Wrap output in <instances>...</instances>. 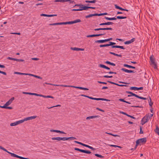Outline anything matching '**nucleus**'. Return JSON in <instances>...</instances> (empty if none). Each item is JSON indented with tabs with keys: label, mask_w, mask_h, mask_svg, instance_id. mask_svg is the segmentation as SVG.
Segmentation results:
<instances>
[{
	"label": "nucleus",
	"mask_w": 159,
	"mask_h": 159,
	"mask_svg": "<svg viewBox=\"0 0 159 159\" xmlns=\"http://www.w3.org/2000/svg\"><path fill=\"white\" fill-rule=\"evenodd\" d=\"M107 82L109 83H111V84H116V83H114V82H111V81H107Z\"/></svg>",
	"instance_id": "obj_63"
},
{
	"label": "nucleus",
	"mask_w": 159,
	"mask_h": 159,
	"mask_svg": "<svg viewBox=\"0 0 159 159\" xmlns=\"http://www.w3.org/2000/svg\"><path fill=\"white\" fill-rule=\"evenodd\" d=\"M149 99L150 101H149V105L151 107L153 104V103L151 102V99L150 97L149 98Z\"/></svg>",
	"instance_id": "obj_42"
},
{
	"label": "nucleus",
	"mask_w": 159,
	"mask_h": 159,
	"mask_svg": "<svg viewBox=\"0 0 159 159\" xmlns=\"http://www.w3.org/2000/svg\"><path fill=\"white\" fill-rule=\"evenodd\" d=\"M152 65L153 67L155 69H156L157 68V66L156 63H154V64H152Z\"/></svg>",
	"instance_id": "obj_46"
},
{
	"label": "nucleus",
	"mask_w": 159,
	"mask_h": 159,
	"mask_svg": "<svg viewBox=\"0 0 159 159\" xmlns=\"http://www.w3.org/2000/svg\"><path fill=\"white\" fill-rule=\"evenodd\" d=\"M15 74H18V75H29L28 73H21L20 72H14Z\"/></svg>",
	"instance_id": "obj_20"
},
{
	"label": "nucleus",
	"mask_w": 159,
	"mask_h": 159,
	"mask_svg": "<svg viewBox=\"0 0 159 159\" xmlns=\"http://www.w3.org/2000/svg\"><path fill=\"white\" fill-rule=\"evenodd\" d=\"M126 116H128L129 117H130L132 118H133V119H136V118L135 117H134V116H132L131 115H128L127 114V115H126Z\"/></svg>",
	"instance_id": "obj_49"
},
{
	"label": "nucleus",
	"mask_w": 159,
	"mask_h": 159,
	"mask_svg": "<svg viewBox=\"0 0 159 159\" xmlns=\"http://www.w3.org/2000/svg\"><path fill=\"white\" fill-rule=\"evenodd\" d=\"M59 25V23H54L53 24H50L49 25Z\"/></svg>",
	"instance_id": "obj_47"
},
{
	"label": "nucleus",
	"mask_w": 159,
	"mask_h": 159,
	"mask_svg": "<svg viewBox=\"0 0 159 159\" xmlns=\"http://www.w3.org/2000/svg\"><path fill=\"white\" fill-rule=\"evenodd\" d=\"M119 101H120L123 102H125L126 103L129 104H130V102H128V101H126L124 99H123L120 98V99H119Z\"/></svg>",
	"instance_id": "obj_27"
},
{
	"label": "nucleus",
	"mask_w": 159,
	"mask_h": 159,
	"mask_svg": "<svg viewBox=\"0 0 159 159\" xmlns=\"http://www.w3.org/2000/svg\"><path fill=\"white\" fill-rule=\"evenodd\" d=\"M32 60L37 61L39 60V59L37 58H32Z\"/></svg>",
	"instance_id": "obj_61"
},
{
	"label": "nucleus",
	"mask_w": 159,
	"mask_h": 159,
	"mask_svg": "<svg viewBox=\"0 0 159 159\" xmlns=\"http://www.w3.org/2000/svg\"><path fill=\"white\" fill-rule=\"evenodd\" d=\"M88 148H90V149H92V150H95V148H93V147H91V146H90L89 145V146H88Z\"/></svg>",
	"instance_id": "obj_51"
},
{
	"label": "nucleus",
	"mask_w": 159,
	"mask_h": 159,
	"mask_svg": "<svg viewBox=\"0 0 159 159\" xmlns=\"http://www.w3.org/2000/svg\"><path fill=\"white\" fill-rule=\"evenodd\" d=\"M146 141V138H143L139 139L136 141V145L137 146L141 143H145Z\"/></svg>",
	"instance_id": "obj_4"
},
{
	"label": "nucleus",
	"mask_w": 159,
	"mask_h": 159,
	"mask_svg": "<svg viewBox=\"0 0 159 159\" xmlns=\"http://www.w3.org/2000/svg\"><path fill=\"white\" fill-rule=\"evenodd\" d=\"M68 87L75 88L78 89H80L82 90V89H83V87H82L75 86H71V85H68Z\"/></svg>",
	"instance_id": "obj_24"
},
{
	"label": "nucleus",
	"mask_w": 159,
	"mask_h": 159,
	"mask_svg": "<svg viewBox=\"0 0 159 159\" xmlns=\"http://www.w3.org/2000/svg\"><path fill=\"white\" fill-rule=\"evenodd\" d=\"M155 131L159 135V128L158 127L156 126Z\"/></svg>",
	"instance_id": "obj_32"
},
{
	"label": "nucleus",
	"mask_w": 159,
	"mask_h": 159,
	"mask_svg": "<svg viewBox=\"0 0 159 159\" xmlns=\"http://www.w3.org/2000/svg\"><path fill=\"white\" fill-rule=\"evenodd\" d=\"M3 108H6V109H12V107H7V106H4V107H3Z\"/></svg>",
	"instance_id": "obj_40"
},
{
	"label": "nucleus",
	"mask_w": 159,
	"mask_h": 159,
	"mask_svg": "<svg viewBox=\"0 0 159 159\" xmlns=\"http://www.w3.org/2000/svg\"><path fill=\"white\" fill-rule=\"evenodd\" d=\"M135 39L134 38H133L131 39L130 40H129L128 41H125L124 42V43L125 44H129L132 42H134V41Z\"/></svg>",
	"instance_id": "obj_13"
},
{
	"label": "nucleus",
	"mask_w": 159,
	"mask_h": 159,
	"mask_svg": "<svg viewBox=\"0 0 159 159\" xmlns=\"http://www.w3.org/2000/svg\"><path fill=\"white\" fill-rule=\"evenodd\" d=\"M75 150H76V151H79L80 152H83L84 150L80 149L79 148H74Z\"/></svg>",
	"instance_id": "obj_34"
},
{
	"label": "nucleus",
	"mask_w": 159,
	"mask_h": 159,
	"mask_svg": "<svg viewBox=\"0 0 159 159\" xmlns=\"http://www.w3.org/2000/svg\"><path fill=\"white\" fill-rule=\"evenodd\" d=\"M115 8H116V9H119L121 10H123V8H122L121 7H120L119 6H118L116 5H115Z\"/></svg>",
	"instance_id": "obj_37"
},
{
	"label": "nucleus",
	"mask_w": 159,
	"mask_h": 159,
	"mask_svg": "<svg viewBox=\"0 0 159 159\" xmlns=\"http://www.w3.org/2000/svg\"><path fill=\"white\" fill-rule=\"evenodd\" d=\"M29 74V75L31 76H33L34 77H35V78H37L39 79H42V78L40 76H38L37 75H33V74Z\"/></svg>",
	"instance_id": "obj_18"
},
{
	"label": "nucleus",
	"mask_w": 159,
	"mask_h": 159,
	"mask_svg": "<svg viewBox=\"0 0 159 159\" xmlns=\"http://www.w3.org/2000/svg\"><path fill=\"white\" fill-rule=\"evenodd\" d=\"M83 152L84 153H87V154H90L91 153V152L89 151L88 150H83Z\"/></svg>",
	"instance_id": "obj_39"
},
{
	"label": "nucleus",
	"mask_w": 159,
	"mask_h": 159,
	"mask_svg": "<svg viewBox=\"0 0 159 159\" xmlns=\"http://www.w3.org/2000/svg\"><path fill=\"white\" fill-rule=\"evenodd\" d=\"M76 6L80 7L81 6H83V5L82 4H76L74 6V7H75Z\"/></svg>",
	"instance_id": "obj_44"
},
{
	"label": "nucleus",
	"mask_w": 159,
	"mask_h": 159,
	"mask_svg": "<svg viewBox=\"0 0 159 159\" xmlns=\"http://www.w3.org/2000/svg\"><path fill=\"white\" fill-rule=\"evenodd\" d=\"M81 8H80V11H82V10H87L88 9V6H81L80 7Z\"/></svg>",
	"instance_id": "obj_21"
},
{
	"label": "nucleus",
	"mask_w": 159,
	"mask_h": 159,
	"mask_svg": "<svg viewBox=\"0 0 159 159\" xmlns=\"http://www.w3.org/2000/svg\"><path fill=\"white\" fill-rule=\"evenodd\" d=\"M98 83H99L100 84H107V83L105 82H101V81H98Z\"/></svg>",
	"instance_id": "obj_56"
},
{
	"label": "nucleus",
	"mask_w": 159,
	"mask_h": 159,
	"mask_svg": "<svg viewBox=\"0 0 159 159\" xmlns=\"http://www.w3.org/2000/svg\"><path fill=\"white\" fill-rule=\"evenodd\" d=\"M105 18L107 20H116V18L115 17H112V18H110L107 17H105Z\"/></svg>",
	"instance_id": "obj_19"
},
{
	"label": "nucleus",
	"mask_w": 159,
	"mask_h": 159,
	"mask_svg": "<svg viewBox=\"0 0 159 159\" xmlns=\"http://www.w3.org/2000/svg\"><path fill=\"white\" fill-rule=\"evenodd\" d=\"M89 99H92V100H98V101L102 100V101H110V100L106 99H105V98H93V97H90Z\"/></svg>",
	"instance_id": "obj_8"
},
{
	"label": "nucleus",
	"mask_w": 159,
	"mask_h": 159,
	"mask_svg": "<svg viewBox=\"0 0 159 159\" xmlns=\"http://www.w3.org/2000/svg\"><path fill=\"white\" fill-rule=\"evenodd\" d=\"M24 61V60L23 59H18L16 58L15 61Z\"/></svg>",
	"instance_id": "obj_48"
},
{
	"label": "nucleus",
	"mask_w": 159,
	"mask_h": 159,
	"mask_svg": "<svg viewBox=\"0 0 159 159\" xmlns=\"http://www.w3.org/2000/svg\"><path fill=\"white\" fill-rule=\"evenodd\" d=\"M16 125H17L16 123V122H13V123H11L10 124L11 126H16Z\"/></svg>",
	"instance_id": "obj_43"
},
{
	"label": "nucleus",
	"mask_w": 159,
	"mask_h": 159,
	"mask_svg": "<svg viewBox=\"0 0 159 159\" xmlns=\"http://www.w3.org/2000/svg\"><path fill=\"white\" fill-rule=\"evenodd\" d=\"M48 15L45 14H42L40 15V16H47L48 17Z\"/></svg>",
	"instance_id": "obj_58"
},
{
	"label": "nucleus",
	"mask_w": 159,
	"mask_h": 159,
	"mask_svg": "<svg viewBox=\"0 0 159 159\" xmlns=\"http://www.w3.org/2000/svg\"><path fill=\"white\" fill-rule=\"evenodd\" d=\"M152 65L153 67L155 69H156L157 68V66L156 63H154V64H152Z\"/></svg>",
	"instance_id": "obj_45"
},
{
	"label": "nucleus",
	"mask_w": 159,
	"mask_h": 159,
	"mask_svg": "<svg viewBox=\"0 0 159 159\" xmlns=\"http://www.w3.org/2000/svg\"><path fill=\"white\" fill-rule=\"evenodd\" d=\"M81 20L80 19H77L74 21H72L73 24H75L77 23L80 22Z\"/></svg>",
	"instance_id": "obj_25"
},
{
	"label": "nucleus",
	"mask_w": 159,
	"mask_h": 159,
	"mask_svg": "<svg viewBox=\"0 0 159 159\" xmlns=\"http://www.w3.org/2000/svg\"><path fill=\"white\" fill-rule=\"evenodd\" d=\"M116 19H124L127 18L126 16H117Z\"/></svg>",
	"instance_id": "obj_28"
},
{
	"label": "nucleus",
	"mask_w": 159,
	"mask_h": 159,
	"mask_svg": "<svg viewBox=\"0 0 159 159\" xmlns=\"http://www.w3.org/2000/svg\"><path fill=\"white\" fill-rule=\"evenodd\" d=\"M109 146H110V147H115V148L118 147V148H121V147L120 146H117L116 145H115L109 144Z\"/></svg>",
	"instance_id": "obj_31"
},
{
	"label": "nucleus",
	"mask_w": 159,
	"mask_h": 159,
	"mask_svg": "<svg viewBox=\"0 0 159 159\" xmlns=\"http://www.w3.org/2000/svg\"><path fill=\"white\" fill-rule=\"evenodd\" d=\"M31 95H35L37 96L42 97L44 98H53L54 97L51 96H45L40 94H38L36 93H30Z\"/></svg>",
	"instance_id": "obj_3"
},
{
	"label": "nucleus",
	"mask_w": 159,
	"mask_h": 159,
	"mask_svg": "<svg viewBox=\"0 0 159 159\" xmlns=\"http://www.w3.org/2000/svg\"><path fill=\"white\" fill-rule=\"evenodd\" d=\"M99 117V116L98 115L93 116H89L86 117V120H90L91 119H93L95 118H98Z\"/></svg>",
	"instance_id": "obj_14"
},
{
	"label": "nucleus",
	"mask_w": 159,
	"mask_h": 159,
	"mask_svg": "<svg viewBox=\"0 0 159 159\" xmlns=\"http://www.w3.org/2000/svg\"><path fill=\"white\" fill-rule=\"evenodd\" d=\"M105 63L107 64L111 65L112 62H111L108 61H107L105 62Z\"/></svg>",
	"instance_id": "obj_59"
},
{
	"label": "nucleus",
	"mask_w": 159,
	"mask_h": 159,
	"mask_svg": "<svg viewBox=\"0 0 159 159\" xmlns=\"http://www.w3.org/2000/svg\"><path fill=\"white\" fill-rule=\"evenodd\" d=\"M148 116H149V118L150 119L153 116V114H148Z\"/></svg>",
	"instance_id": "obj_55"
},
{
	"label": "nucleus",
	"mask_w": 159,
	"mask_h": 159,
	"mask_svg": "<svg viewBox=\"0 0 159 159\" xmlns=\"http://www.w3.org/2000/svg\"><path fill=\"white\" fill-rule=\"evenodd\" d=\"M112 39V38H110L107 39H105L103 40H96L95 41V43H103L105 42L109 41Z\"/></svg>",
	"instance_id": "obj_5"
},
{
	"label": "nucleus",
	"mask_w": 159,
	"mask_h": 159,
	"mask_svg": "<svg viewBox=\"0 0 159 159\" xmlns=\"http://www.w3.org/2000/svg\"><path fill=\"white\" fill-rule=\"evenodd\" d=\"M57 16V14H54V15H48V17H52L54 16Z\"/></svg>",
	"instance_id": "obj_52"
},
{
	"label": "nucleus",
	"mask_w": 159,
	"mask_h": 159,
	"mask_svg": "<svg viewBox=\"0 0 159 159\" xmlns=\"http://www.w3.org/2000/svg\"><path fill=\"white\" fill-rule=\"evenodd\" d=\"M36 116H31L30 117H27L26 118H24L23 119L19 120L18 121H16V123L17 125H18L19 124L22 123L23 122H24L25 121H27L28 120H31L33 119H34L36 117Z\"/></svg>",
	"instance_id": "obj_2"
},
{
	"label": "nucleus",
	"mask_w": 159,
	"mask_h": 159,
	"mask_svg": "<svg viewBox=\"0 0 159 159\" xmlns=\"http://www.w3.org/2000/svg\"><path fill=\"white\" fill-rule=\"evenodd\" d=\"M113 23L111 22H105V24L106 25H112Z\"/></svg>",
	"instance_id": "obj_36"
},
{
	"label": "nucleus",
	"mask_w": 159,
	"mask_h": 159,
	"mask_svg": "<svg viewBox=\"0 0 159 159\" xmlns=\"http://www.w3.org/2000/svg\"><path fill=\"white\" fill-rule=\"evenodd\" d=\"M52 139L53 140H56L58 141H60L61 140H62L63 141H67L69 140V139H70L71 140H73L75 139H76V138L73 137H70L68 138H66V137H53L52 138Z\"/></svg>",
	"instance_id": "obj_1"
},
{
	"label": "nucleus",
	"mask_w": 159,
	"mask_h": 159,
	"mask_svg": "<svg viewBox=\"0 0 159 159\" xmlns=\"http://www.w3.org/2000/svg\"><path fill=\"white\" fill-rule=\"evenodd\" d=\"M54 2H64V0H55Z\"/></svg>",
	"instance_id": "obj_41"
},
{
	"label": "nucleus",
	"mask_w": 159,
	"mask_h": 159,
	"mask_svg": "<svg viewBox=\"0 0 159 159\" xmlns=\"http://www.w3.org/2000/svg\"><path fill=\"white\" fill-rule=\"evenodd\" d=\"M43 4L42 3H36L35 4V5L36 6H38L39 5H42Z\"/></svg>",
	"instance_id": "obj_62"
},
{
	"label": "nucleus",
	"mask_w": 159,
	"mask_h": 159,
	"mask_svg": "<svg viewBox=\"0 0 159 159\" xmlns=\"http://www.w3.org/2000/svg\"><path fill=\"white\" fill-rule=\"evenodd\" d=\"M140 134H143V131L142 130V128L141 127H140Z\"/></svg>",
	"instance_id": "obj_53"
},
{
	"label": "nucleus",
	"mask_w": 159,
	"mask_h": 159,
	"mask_svg": "<svg viewBox=\"0 0 159 159\" xmlns=\"http://www.w3.org/2000/svg\"><path fill=\"white\" fill-rule=\"evenodd\" d=\"M138 87H131L130 88V89L131 90H138Z\"/></svg>",
	"instance_id": "obj_29"
},
{
	"label": "nucleus",
	"mask_w": 159,
	"mask_h": 159,
	"mask_svg": "<svg viewBox=\"0 0 159 159\" xmlns=\"http://www.w3.org/2000/svg\"><path fill=\"white\" fill-rule=\"evenodd\" d=\"M112 29L111 28H99L94 29V30L95 31H98L100 30H112Z\"/></svg>",
	"instance_id": "obj_9"
},
{
	"label": "nucleus",
	"mask_w": 159,
	"mask_h": 159,
	"mask_svg": "<svg viewBox=\"0 0 159 159\" xmlns=\"http://www.w3.org/2000/svg\"><path fill=\"white\" fill-rule=\"evenodd\" d=\"M92 34L89 35L87 36V37L88 38L89 37H97L99 36H102L103 34Z\"/></svg>",
	"instance_id": "obj_10"
},
{
	"label": "nucleus",
	"mask_w": 159,
	"mask_h": 159,
	"mask_svg": "<svg viewBox=\"0 0 159 159\" xmlns=\"http://www.w3.org/2000/svg\"><path fill=\"white\" fill-rule=\"evenodd\" d=\"M53 85L54 86H61V87H68V86L67 85H58V84H52V85Z\"/></svg>",
	"instance_id": "obj_22"
},
{
	"label": "nucleus",
	"mask_w": 159,
	"mask_h": 159,
	"mask_svg": "<svg viewBox=\"0 0 159 159\" xmlns=\"http://www.w3.org/2000/svg\"><path fill=\"white\" fill-rule=\"evenodd\" d=\"M150 60L151 62V65L152 64H154V63H155L154 58L152 56H151L150 57Z\"/></svg>",
	"instance_id": "obj_17"
},
{
	"label": "nucleus",
	"mask_w": 159,
	"mask_h": 159,
	"mask_svg": "<svg viewBox=\"0 0 159 159\" xmlns=\"http://www.w3.org/2000/svg\"><path fill=\"white\" fill-rule=\"evenodd\" d=\"M123 66L124 67H128L129 68H133V69L135 68V67L134 66H130L129 65H128L126 64H124Z\"/></svg>",
	"instance_id": "obj_23"
},
{
	"label": "nucleus",
	"mask_w": 159,
	"mask_h": 159,
	"mask_svg": "<svg viewBox=\"0 0 159 159\" xmlns=\"http://www.w3.org/2000/svg\"><path fill=\"white\" fill-rule=\"evenodd\" d=\"M85 2L87 3H95L96 2V1L95 0L93 1L86 0Z\"/></svg>",
	"instance_id": "obj_26"
},
{
	"label": "nucleus",
	"mask_w": 159,
	"mask_h": 159,
	"mask_svg": "<svg viewBox=\"0 0 159 159\" xmlns=\"http://www.w3.org/2000/svg\"><path fill=\"white\" fill-rule=\"evenodd\" d=\"M7 59H9V60H11L15 61L16 58H11V57H7Z\"/></svg>",
	"instance_id": "obj_50"
},
{
	"label": "nucleus",
	"mask_w": 159,
	"mask_h": 159,
	"mask_svg": "<svg viewBox=\"0 0 159 159\" xmlns=\"http://www.w3.org/2000/svg\"><path fill=\"white\" fill-rule=\"evenodd\" d=\"M149 119V116L146 115L142 119V122L143 123V124L142 125H143L147 122Z\"/></svg>",
	"instance_id": "obj_6"
},
{
	"label": "nucleus",
	"mask_w": 159,
	"mask_h": 159,
	"mask_svg": "<svg viewBox=\"0 0 159 159\" xmlns=\"http://www.w3.org/2000/svg\"><path fill=\"white\" fill-rule=\"evenodd\" d=\"M0 73L2 74L5 75H7V74L5 72L1 71L0 70Z\"/></svg>",
	"instance_id": "obj_57"
},
{
	"label": "nucleus",
	"mask_w": 159,
	"mask_h": 159,
	"mask_svg": "<svg viewBox=\"0 0 159 159\" xmlns=\"http://www.w3.org/2000/svg\"><path fill=\"white\" fill-rule=\"evenodd\" d=\"M95 156H96V157H100L101 158H102L103 157V156H102V155H101L98 154H95Z\"/></svg>",
	"instance_id": "obj_38"
},
{
	"label": "nucleus",
	"mask_w": 159,
	"mask_h": 159,
	"mask_svg": "<svg viewBox=\"0 0 159 159\" xmlns=\"http://www.w3.org/2000/svg\"><path fill=\"white\" fill-rule=\"evenodd\" d=\"M112 48H120L122 49H125V48L122 46H112L111 47Z\"/></svg>",
	"instance_id": "obj_16"
},
{
	"label": "nucleus",
	"mask_w": 159,
	"mask_h": 159,
	"mask_svg": "<svg viewBox=\"0 0 159 159\" xmlns=\"http://www.w3.org/2000/svg\"><path fill=\"white\" fill-rule=\"evenodd\" d=\"M82 146H84V147H88L89 145H86V144H84V143H82Z\"/></svg>",
	"instance_id": "obj_64"
},
{
	"label": "nucleus",
	"mask_w": 159,
	"mask_h": 159,
	"mask_svg": "<svg viewBox=\"0 0 159 159\" xmlns=\"http://www.w3.org/2000/svg\"><path fill=\"white\" fill-rule=\"evenodd\" d=\"M126 93H128L130 94V95H129L128 96V97H131L132 96H133L136 97V96H137V95L134 93H132V92L130 91H126Z\"/></svg>",
	"instance_id": "obj_15"
},
{
	"label": "nucleus",
	"mask_w": 159,
	"mask_h": 159,
	"mask_svg": "<svg viewBox=\"0 0 159 159\" xmlns=\"http://www.w3.org/2000/svg\"><path fill=\"white\" fill-rule=\"evenodd\" d=\"M15 99L14 97L11 98L6 103L4 104L3 106H8L10 104H11L12 102Z\"/></svg>",
	"instance_id": "obj_7"
},
{
	"label": "nucleus",
	"mask_w": 159,
	"mask_h": 159,
	"mask_svg": "<svg viewBox=\"0 0 159 159\" xmlns=\"http://www.w3.org/2000/svg\"><path fill=\"white\" fill-rule=\"evenodd\" d=\"M71 49L72 50H74V51H83L84 50V48H71Z\"/></svg>",
	"instance_id": "obj_11"
},
{
	"label": "nucleus",
	"mask_w": 159,
	"mask_h": 159,
	"mask_svg": "<svg viewBox=\"0 0 159 159\" xmlns=\"http://www.w3.org/2000/svg\"><path fill=\"white\" fill-rule=\"evenodd\" d=\"M136 97L138 98H139L143 99V100H146L147 99V98H144L143 97H140L138 95H137V96H136Z\"/></svg>",
	"instance_id": "obj_35"
},
{
	"label": "nucleus",
	"mask_w": 159,
	"mask_h": 159,
	"mask_svg": "<svg viewBox=\"0 0 159 159\" xmlns=\"http://www.w3.org/2000/svg\"><path fill=\"white\" fill-rule=\"evenodd\" d=\"M105 66L104 65H102V64H100L99 65V66L100 67H102V68H104V67H105Z\"/></svg>",
	"instance_id": "obj_54"
},
{
	"label": "nucleus",
	"mask_w": 159,
	"mask_h": 159,
	"mask_svg": "<svg viewBox=\"0 0 159 159\" xmlns=\"http://www.w3.org/2000/svg\"><path fill=\"white\" fill-rule=\"evenodd\" d=\"M50 131L51 132H55L57 133H60L62 134H66V133L62 131H61L60 130H55V129H51L50 130Z\"/></svg>",
	"instance_id": "obj_12"
},
{
	"label": "nucleus",
	"mask_w": 159,
	"mask_h": 159,
	"mask_svg": "<svg viewBox=\"0 0 159 159\" xmlns=\"http://www.w3.org/2000/svg\"><path fill=\"white\" fill-rule=\"evenodd\" d=\"M121 70L126 73H129V70L124 68H122L121 69Z\"/></svg>",
	"instance_id": "obj_30"
},
{
	"label": "nucleus",
	"mask_w": 159,
	"mask_h": 159,
	"mask_svg": "<svg viewBox=\"0 0 159 159\" xmlns=\"http://www.w3.org/2000/svg\"><path fill=\"white\" fill-rule=\"evenodd\" d=\"M93 16H94V14H89V15H88L86 16H85V17L86 18H90V17H92Z\"/></svg>",
	"instance_id": "obj_33"
},
{
	"label": "nucleus",
	"mask_w": 159,
	"mask_h": 159,
	"mask_svg": "<svg viewBox=\"0 0 159 159\" xmlns=\"http://www.w3.org/2000/svg\"><path fill=\"white\" fill-rule=\"evenodd\" d=\"M22 93L24 94H27L30 95V93H28V92H23Z\"/></svg>",
	"instance_id": "obj_60"
}]
</instances>
